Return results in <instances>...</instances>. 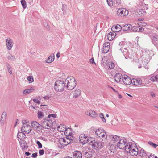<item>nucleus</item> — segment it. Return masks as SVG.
Returning <instances> with one entry per match:
<instances>
[{
  "label": "nucleus",
  "mask_w": 158,
  "mask_h": 158,
  "mask_svg": "<svg viewBox=\"0 0 158 158\" xmlns=\"http://www.w3.org/2000/svg\"><path fill=\"white\" fill-rule=\"evenodd\" d=\"M65 84H67L66 88L68 90H72L76 86L75 79L72 76L68 77L65 81Z\"/></svg>",
  "instance_id": "nucleus-1"
},
{
  "label": "nucleus",
  "mask_w": 158,
  "mask_h": 158,
  "mask_svg": "<svg viewBox=\"0 0 158 158\" xmlns=\"http://www.w3.org/2000/svg\"><path fill=\"white\" fill-rule=\"evenodd\" d=\"M65 86V84L63 81L58 80L55 82L54 88L56 91L61 92L64 90Z\"/></svg>",
  "instance_id": "nucleus-2"
},
{
  "label": "nucleus",
  "mask_w": 158,
  "mask_h": 158,
  "mask_svg": "<svg viewBox=\"0 0 158 158\" xmlns=\"http://www.w3.org/2000/svg\"><path fill=\"white\" fill-rule=\"evenodd\" d=\"M95 134L97 137L101 139L102 140L106 139L107 136L105 130L102 128H99L95 131Z\"/></svg>",
  "instance_id": "nucleus-3"
},
{
  "label": "nucleus",
  "mask_w": 158,
  "mask_h": 158,
  "mask_svg": "<svg viewBox=\"0 0 158 158\" xmlns=\"http://www.w3.org/2000/svg\"><path fill=\"white\" fill-rule=\"evenodd\" d=\"M92 143V148L96 150H98L99 149L103 147L104 146V143L102 142H100L98 141H94V142L91 141Z\"/></svg>",
  "instance_id": "nucleus-4"
},
{
  "label": "nucleus",
  "mask_w": 158,
  "mask_h": 158,
  "mask_svg": "<svg viewBox=\"0 0 158 158\" xmlns=\"http://www.w3.org/2000/svg\"><path fill=\"white\" fill-rule=\"evenodd\" d=\"M82 153L83 155L87 158H90L92 156V150L88 147L84 148Z\"/></svg>",
  "instance_id": "nucleus-5"
},
{
  "label": "nucleus",
  "mask_w": 158,
  "mask_h": 158,
  "mask_svg": "<svg viewBox=\"0 0 158 158\" xmlns=\"http://www.w3.org/2000/svg\"><path fill=\"white\" fill-rule=\"evenodd\" d=\"M110 144H113L115 146H116L118 143L121 139V137L120 136H118L117 135H111L110 136Z\"/></svg>",
  "instance_id": "nucleus-6"
},
{
  "label": "nucleus",
  "mask_w": 158,
  "mask_h": 158,
  "mask_svg": "<svg viewBox=\"0 0 158 158\" xmlns=\"http://www.w3.org/2000/svg\"><path fill=\"white\" fill-rule=\"evenodd\" d=\"M127 142V140L126 139L121 137L116 145L117 148L118 147L120 149H124V147H125V145Z\"/></svg>",
  "instance_id": "nucleus-7"
},
{
  "label": "nucleus",
  "mask_w": 158,
  "mask_h": 158,
  "mask_svg": "<svg viewBox=\"0 0 158 158\" xmlns=\"http://www.w3.org/2000/svg\"><path fill=\"white\" fill-rule=\"evenodd\" d=\"M31 130V127L29 125L23 124L21 127V131L26 134L30 133Z\"/></svg>",
  "instance_id": "nucleus-8"
},
{
  "label": "nucleus",
  "mask_w": 158,
  "mask_h": 158,
  "mask_svg": "<svg viewBox=\"0 0 158 158\" xmlns=\"http://www.w3.org/2000/svg\"><path fill=\"white\" fill-rule=\"evenodd\" d=\"M117 12L118 15H121V16L123 17L127 15L129 11L126 8H121L118 10Z\"/></svg>",
  "instance_id": "nucleus-9"
},
{
  "label": "nucleus",
  "mask_w": 158,
  "mask_h": 158,
  "mask_svg": "<svg viewBox=\"0 0 158 158\" xmlns=\"http://www.w3.org/2000/svg\"><path fill=\"white\" fill-rule=\"evenodd\" d=\"M128 153L131 156H135L139 154V149L136 146H135L134 147L132 146Z\"/></svg>",
  "instance_id": "nucleus-10"
},
{
  "label": "nucleus",
  "mask_w": 158,
  "mask_h": 158,
  "mask_svg": "<svg viewBox=\"0 0 158 158\" xmlns=\"http://www.w3.org/2000/svg\"><path fill=\"white\" fill-rule=\"evenodd\" d=\"M122 81L125 85H129L131 84V79L127 75H123L122 76Z\"/></svg>",
  "instance_id": "nucleus-11"
},
{
  "label": "nucleus",
  "mask_w": 158,
  "mask_h": 158,
  "mask_svg": "<svg viewBox=\"0 0 158 158\" xmlns=\"http://www.w3.org/2000/svg\"><path fill=\"white\" fill-rule=\"evenodd\" d=\"M32 127L35 130H39L42 129L41 126L36 121H33L31 123Z\"/></svg>",
  "instance_id": "nucleus-12"
},
{
  "label": "nucleus",
  "mask_w": 158,
  "mask_h": 158,
  "mask_svg": "<svg viewBox=\"0 0 158 158\" xmlns=\"http://www.w3.org/2000/svg\"><path fill=\"white\" fill-rule=\"evenodd\" d=\"M89 140L88 137L85 136V135L82 136H79V141L80 143L83 144L87 143L88 142Z\"/></svg>",
  "instance_id": "nucleus-13"
},
{
  "label": "nucleus",
  "mask_w": 158,
  "mask_h": 158,
  "mask_svg": "<svg viewBox=\"0 0 158 158\" xmlns=\"http://www.w3.org/2000/svg\"><path fill=\"white\" fill-rule=\"evenodd\" d=\"M85 114L86 115L94 118H95L98 116V114L95 111L92 110L86 111L85 112Z\"/></svg>",
  "instance_id": "nucleus-14"
},
{
  "label": "nucleus",
  "mask_w": 158,
  "mask_h": 158,
  "mask_svg": "<svg viewBox=\"0 0 158 158\" xmlns=\"http://www.w3.org/2000/svg\"><path fill=\"white\" fill-rule=\"evenodd\" d=\"M6 46L7 49L10 50L13 46V41L10 39L7 38L6 41Z\"/></svg>",
  "instance_id": "nucleus-15"
},
{
  "label": "nucleus",
  "mask_w": 158,
  "mask_h": 158,
  "mask_svg": "<svg viewBox=\"0 0 158 158\" xmlns=\"http://www.w3.org/2000/svg\"><path fill=\"white\" fill-rule=\"evenodd\" d=\"M74 158H82V154L79 151H75L73 153Z\"/></svg>",
  "instance_id": "nucleus-16"
},
{
  "label": "nucleus",
  "mask_w": 158,
  "mask_h": 158,
  "mask_svg": "<svg viewBox=\"0 0 158 158\" xmlns=\"http://www.w3.org/2000/svg\"><path fill=\"white\" fill-rule=\"evenodd\" d=\"M132 147L131 144H130L129 142L127 143V142L125 145V147H124V149L126 152L128 153L129 151H130V150L131 149Z\"/></svg>",
  "instance_id": "nucleus-17"
},
{
  "label": "nucleus",
  "mask_w": 158,
  "mask_h": 158,
  "mask_svg": "<svg viewBox=\"0 0 158 158\" xmlns=\"http://www.w3.org/2000/svg\"><path fill=\"white\" fill-rule=\"evenodd\" d=\"M122 75L121 73H117L114 77V79L115 81L117 83H118L121 81L122 80Z\"/></svg>",
  "instance_id": "nucleus-18"
},
{
  "label": "nucleus",
  "mask_w": 158,
  "mask_h": 158,
  "mask_svg": "<svg viewBox=\"0 0 158 158\" xmlns=\"http://www.w3.org/2000/svg\"><path fill=\"white\" fill-rule=\"evenodd\" d=\"M139 155L141 158H146L147 156V152L143 149L139 150Z\"/></svg>",
  "instance_id": "nucleus-19"
},
{
  "label": "nucleus",
  "mask_w": 158,
  "mask_h": 158,
  "mask_svg": "<svg viewBox=\"0 0 158 158\" xmlns=\"http://www.w3.org/2000/svg\"><path fill=\"white\" fill-rule=\"evenodd\" d=\"M122 29V26L121 25L117 24L116 26H113L112 28V30H113V31H114L115 32H119L120 31H121V29Z\"/></svg>",
  "instance_id": "nucleus-20"
},
{
  "label": "nucleus",
  "mask_w": 158,
  "mask_h": 158,
  "mask_svg": "<svg viewBox=\"0 0 158 158\" xmlns=\"http://www.w3.org/2000/svg\"><path fill=\"white\" fill-rule=\"evenodd\" d=\"M116 35L115 32H113L109 33L107 35L108 40L109 41L113 40L116 36Z\"/></svg>",
  "instance_id": "nucleus-21"
},
{
  "label": "nucleus",
  "mask_w": 158,
  "mask_h": 158,
  "mask_svg": "<svg viewBox=\"0 0 158 158\" xmlns=\"http://www.w3.org/2000/svg\"><path fill=\"white\" fill-rule=\"evenodd\" d=\"M132 26L130 24H127L125 25H122V29L123 31H129L131 32V29Z\"/></svg>",
  "instance_id": "nucleus-22"
},
{
  "label": "nucleus",
  "mask_w": 158,
  "mask_h": 158,
  "mask_svg": "<svg viewBox=\"0 0 158 158\" xmlns=\"http://www.w3.org/2000/svg\"><path fill=\"white\" fill-rule=\"evenodd\" d=\"M47 118V126L48 127L46 128V129H48L51 128L52 126V120L50 118H48L47 117L46 118Z\"/></svg>",
  "instance_id": "nucleus-23"
},
{
  "label": "nucleus",
  "mask_w": 158,
  "mask_h": 158,
  "mask_svg": "<svg viewBox=\"0 0 158 158\" xmlns=\"http://www.w3.org/2000/svg\"><path fill=\"white\" fill-rule=\"evenodd\" d=\"M145 84L142 81L141 79H137V82L136 86L138 87H141L145 86Z\"/></svg>",
  "instance_id": "nucleus-24"
},
{
  "label": "nucleus",
  "mask_w": 158,
  "mask_h": 158,
  "mask_svg": "<svg viewBox=\"0 0 158 158\" xmlns=\"http://www.w3.org/2000/svg\"><path fill=\"white\" fill-rule=\"evenodd\" d=\"M54 59V55L52 54L46 60V63H50L52 62Z\"/></svg>",
  "instance_id": "nucleus-25"
},
{
  "label": "nucleus",
  "mask_w": 158,
  "mask_h": 158,
  "mask_svg": "<svg viewBox=\"0 0 158 158\" xmlns=\"http://www.w3.org/2000/svg\"><path fill=\"white\" fill-rule=\"evenodd\" d=\"M25 134L22 131L18 132L17 135L18 138L20 139H25L26 138Z\"/></svg>",
  "instance_id": "nucleus-26"
},
{
  "label": "nucleus",
  "mask_w": 158,
  "mask_h": 158,
  "mask_svg": "<svg viewBox=\"0 0 158 158\" xmlns=\"http://www.w3.org/2000/svg\"><path fill=\"white\" fill-rule=\"evenodd\" d=\"M66 127V126L64 124L60 125L58 126L57 128L58 129H60V131H65L67 130Z\"/></svg>",
  "instance_id": "nucleus-27"
},
{
  "label": "nucleus",
  "mask_w": 158,
  "mask_h": 158,
  "mask_svg": "<svg viewBox=\"0 0 158 158\" xmlns=\"http://www.w3.org/2000/svg\"><path fill=\"white\" fill-rule=\"evenodd\" d=\"M47 118H44L41 121V124H42L41 128H46V126H47Z\"/></svg>",
  "instance_id": "nucleus-28"
},
{
  "label": "nucleus",
  "mask_w": 158,
  "mask_h": 158,
  "mask_svg": "<svg viewBox=\"0 0 158 158\" xmlns=\"http://www.w3.org/2000/svg\"><path fill=\"white\" fill-rule=\"evenodd\" d=\"M109 146H110L109 148V150L110 151V152H113V150L116 149V148H117L116 146H115L113 144H110V143H109Z\"/></svg>",
  "instance_id": "nucleus-29"
},
{
  "label": "nucleus",
  "mask_w": 158,
  "mask_h": 158,
  "mask_svg": "<svg viewBox=\"0 0 158 158\" xmlns=\"http://www.w3.org/2000/svg\"><path fill=\"white\" fill-rule=\"evenodd\" d=\"M6 117V112H4L1 116V122L2 123H3L4 121H5Z\"/></svg>",
  "instance_id": "nucleus-30"
},
{
  "label": "nucleus",
  "mask_w": 158,
  "mask_h": 158,
  "mask_svg": "<svg viewBox=\"0 0 158 158\" xmlns=\"http://www.w3.org/2000/svg\"><path fill=\"white\" fill-rule=\"evenodd\" d=\"M108 69H112L114 67V65L112 62H110L107 63L106 64Z\"/></svg>",
  "instance_id": "nucleus-31"
},
{
  "label": "nucleus",
  "mask_w": 158,
  "mask_h": 158,
  "mask_svg": "<svg viewBox=\"0 0 158 158\" xmlns=\"http://www.w3.org/2000/svg\"><path fill=\"white\" fill-rule=\"evenodd\" d=\"M137 13L139 15H141V16L144 15L146 13L145 10L144 9H141L138 10Z\"/></svg>",
  "instance_id": "nucleus-32"
},
{
  "label": "nucleus",
  "mask_w": 158,
  "mask_h": 158,
  "mask_svg": "<svg viewBox=\"0 0 158 158\" xmlns=\"http://www.w3.org/2000/svg\"><path fill=\"white\" fill-rule=\"evenodd\" d=\"M31 88H31V89H27L23 90V94L25 96L27 95V94L31 93L32 92Z\"/></svg>",
  "instance_id": "nucleus-33"
},
{
  "label": "nucleus",
  "mask_w": 158,
  "mask_h": 158,
  "mask_svg": "<svg viewBox=\"0 0 158 158\" xmlns=\"http://www.w3.org/2000/svg\"><path fill=\"white\" fill-rule=\"evenodd\" d=\"M139 26H132L131 30V32L135 31V32H138V28Z\"/></svg>",
  "instance_id": "nucleus-34"
},
{
  "label": "nucleus",
  "mask_w": 158,
  "mask_h": 158,
  "mask_svg": "<svg viewBox=\"0 0 158 158\" xmlns=\"http://www.w3.org/2000/svg\"><path fill=\"white\" fill-rule=\"evenodd\" d=\"M107 58L106 56H104L103 57L101 60V64L102 65H104L105 64H106V62H107Z\"/></svg>",
  "instance_id": "nucleus-35"
},
{
  "label": "nucleus",
  "mask_w": 158,
  "mask_h": 158,
  "mask_svg": "<svg viewBox=\"0 0 158 158\" xmlns=\"http://www.w3.org/2000/svg\"><path fill=\"white\" fill-rule=\"evenodd\" d=\"M67 142L66 140L64 138H61L59 140V142L61 145H65Z\"/></svg>",
  "instance_id": "nucleus-36"
},
{
  "label": "nucleus",
  "mask_w": 158,
  "mask_h": 158,
  "mask_svg": "<svg viewBox=\"0 0 158 158\" xmlns=\"http://www.w3.org/2000/svg\"><path fill=\"white\" fill-rule=\"evenodd\" d=\"M38 117L39 119H41L44 117L43 112L40 111H39L38 112Z\"/></svg>",
  "instance_id": "nucleus-37"
},
{
  "label": "nucleus",
  "mask_w": 158,
  "mask_h": 158,
  "mask_svg": "<svg viewBox=\"0 0 158 158\" xmlns=\"http://www.w3.org/2000/svg\"><path fill=\"white\" fill-rule=\"evenodd\" d=\"M23 144L22 147L21 148H22V150L23 151L25 150L26 148V149L28 148V147L27 146V144L25 141L24 140L23 141Z\"/></svg>",
  "instance_id": "nucleus-38"
},
{
  "label": "nucleus",
  "mask_w": 158,
  "mask_h": 158,
  "mask_svg": "<svg viewBox=\"0 0 158 158\" xmlns=\"http://www.w3.org/2000/svg\"><path fill=\"white\" fill-rule=\"evenodd\" d=\"M41 98L40 97L36 98L33 99V101L35 103H36L38 104H40V100Z\"/></svg>",
  "instance_id": "nucleus-39"
},
{
  "label": "nucleus",
  "mask_w": 158,
  "mask_h": 158,
  "mask_svg": "<svg viewBox=\"0 0 158 158\" xmlns=\"http://www.w3.org/2000/svg\"><path fill=\"white\" fill-rule=\"evenodd\" d=\"M109 50V48L103 46V48L102 49V53H106L108 52Z\"/></svg>",
  "instance_id": "nucleus-40"
},
{
  "label": "nucleus",
  "mask_w": 158,
  "mask_h": 158,
  "mask_svg": "<svg viewBox=\"0 0 158 158\" xmlns=\"http://www.w3.org/2000/svg\"><path fill=\"white\" fill-rule=\"evenodd\" d=\"M21 3L23 8L24 9L26 8L27 7V4L25 1V0H22L21 1Z\"/></svg>",
  "instance_id": "nucleus-41"
},
{
  "label": "nucleus",
  "mask_w": 158,
  "mask_h": 158,
  "mask_svg": "<svg viewBox=\"0 0 158 158\" xmlns=\"http://www.w3.org/2000/svg\"><path fill=\"white\" fill-rule=\"evenodd\" d=\"M7 58L8 60H15V56L14 55H12L11 54H9L7 56Z\"/></svg>",
  "instance_id": "nucleus-42"
},
{
  "label": "nucleus",
  "mask_w": 158,
  "mask_h": 158,
  "mask_svg": "<svg viewBox=\"0 0 158 158\" xmlns=\"http://www.w3.org/2000/svg\"><path fill=\"white\" fill-rule=\"evenodd\" d=\"M27 79L29 81L30 83H32L34 81L33 77L31 76H29L27 77Z\"/></svg>",
  "instance_id": "nucleus-43"
},
{
  "label": "nucleus",
  "mask_w": 158,
  "mask_h": 158,
  "mask_svg": "<svg viewBox=\"0 0 158 158\" xmlns=\"http://www.w3.org/2000/svg\"><path fill=\"white\" fill-rule=\"evenodd\" d=\"M148 144L153 147L154 148H156V147L158 146V145L155 144L151 141H149L148 142Z\"/></svg>",
  "instance_id": "nucleus-44"
},
{
  "label": "nucleus",
  "mask_w": 158,
  "mask_h": 158,
  "mask_svg": "<svg viewBox=\"0 0 158 158\" xmlns=\"http://www.w3.org/2000/svg\"><path fill=\"white\" fill-rule=\"evenodd\" d=\"M137 82V79H133L131 80V83L136 86Z\"/></svg>",
  "instance_id": "nucleus-45"
},
{
  "label": "nucleus",
  "mask_w": 158,
  "mask_h": 158,
  "mask_svg": "<svg viewBox=\"0 0 158 158\" xmlns=\"http://www.w3.org/2000/svg\"><path fill=\"white\" fill-rule=\"evenodd\" d=\"M81 93L80 90L79 89L76 90L75 92V95H74L75 97H77L79 95H80Z\"/></svg>",
  "instance_id": "nucleus-46"
},
{
  "label": "nucleus",
  "mask_w": 158,
  "mask_h": 158,
  "mask_svg": "<svg viewBox=\"0 0 158 158\" xmlns=\"http://www.w3.org/2000/svg\"><path fill=\"white\" fill-rule=\"evenodd\" d=\"M147 23L143 22H139L138 23V26H142V27H145L147 25Z\"/></svg>",
  "instance_id": "nucleus-47"
},
{
  "label": "nucleus",
  "mask_w": 158,
  "mask_h": 158,
  "mask_svg": "<svg viewBox=\"0 0 158 158\" xmlns=\"http://www.w3.org/2000/svg\"><path fill=\"white\" fill-rule=\"evenodd\" d=\"M7 67L8 72L10 75H12V70L10 69L11 68L10 66V65L8 64L7 65Z\"/></svg>",
  "instance_id": "nucleus-48"
},
{
  "label": "nucleus",
  "mask_w": 158,
  "mask_h": 158,
  "mask_svg": "<svg viewBox=\"0 0 158 158\" xmlns=\"http://www.w3.org/2000/svg\"><path fill=\"white\" fill-rule=\"evenodd\" d=\"M99 117L102 119V120L104 122H106V119L104 116V114L103 113H101L99 114Z\"/></svg>",
  "instance_id": "nucleus-49"
},
{
  "label": "nucleus",
  "mask_w": 158,
  "mask_h": 158,
  "mask_svg": "<svg viewBox=\"0 0 158 158\" xmlns=\"http://www.w3.org/2000/svg\"><path fill=\"white\" fill-rule=\"evenodd\" d=\"M107 2L110 6L111 7L113 6V3L112 0H107Z\"/></svg>",
  "instance_id": "nucleus-50"
},
{
  "label": "nucleus",
  "mask_w": 158,
  "mask_h": 158,
  "mask_svg": "<svg viewBox=\"0 0 158 158\" xmlns=\"http://www.w3.org/2000/svg\"><path fill=\"white\" fill-rule=\"evenodd\" d=\"M110 44L109 42H105L103 44V46L104 47H107L108 48H110Z\"/></svg>",
  "instance_id": "nucleus-51"
},
{
  "label": "nucleus",
  "mask_w": 158,
  "mask_h": 158,
  "mask_svg": "<svg viewBox=\"0 0 158 158\" xmlns=\"http://www.w3.org/2000/svg\"><path fill=\"white\" fill-rule=\"evenodd\" d=\"M52 117L54 118H56V114H49L48 117V118H50V117Z\"/></svg>",
  "instance_id": "nucleus-52"
},
{
  "label": "nucleus",
  "mask_w": 158,
  "mask_h": 158,
  "mask_svg": "<svg viewBox=\"0 0 158 158\" xmlns=\"http://www.w3.org/2000/svg\"><path fill=\"white\" fill-rule=\"evenodd\" d=\"M36 143L38 146V148H42V145L40 141H37L36 142Z\"/></svg>",
  "instance_id": "nucleus-53"
},
{
  "label": "nucleus",
  "mask_w": 158,
  "mask_h": 158,
  "mask_svg": "<svg viewBox=\"0 0 158 158\" xmlns=\"http://www.w3.org/2000/svg\"><path fill=\"white\" fill-rule=\"evenodd\" d=\"M156 76H154L151 77V78L150 79V80L152 81H156Z\"/></svg>",
  "instance_id": "nucleus-54"
},
{
  "label": "nucleus",
  "mask_w": 158,
  "mask_h": 158,
  "mask_svg": "<svg viewBox=\"0 0 158 158\" xmlns=\"http://www.w3.org/2000/svg\"><path fill=\"white\" fill-rule=\"evenodd\" d=\"M66 143L65 144V146H67L68 144L71 143H73V140L72 139H70L69 140H67Z\"/></svg>",
  "instance_id": "nucleus-55"
},
{
  "label": "nucleus",
  "mask_w": 158,
  "mask_h": 158,
  "mask_svg": "<svg viewBox=\"0 0 158 158\" xmlns=\"http://www.w3.org/2000/svg\"><path fill=\"white\" fill-rule=\"evenodd\" d=\"M116 2V6H118L121 4V0H115Z\"/></svg>",
  "instance_id": "nucleus-56"
},
{
  "label": "nucleus",
  "mask_w": 158,
  "mask_h": 158,
  "mask_svg": "<svg viewBox=\"0 0 158 158\" xmlns=\"http://www.w3.org/2000/svg\"><path fill=\"white\" fill-rule=\"evenodd\" d=\"M44 150L43 149L40 150L39 151V153L40 155H43L44 153Z\"/></svg>",
  "instance_id": "nucleus-57"
},
{
  "label": "nucleus",
  "mask_w": 158,
  "mask_h": 158,
  "mask_svg": "<svg viewBox=\"0 0 158 158\" xmlns=\"http://www.w3.org/2000/svg\"><path fill=\"white\" fill-rule=\"evenodd\" d=\"M158 37L157 36L155 35L153 36L152 37V40L153 41H156L157 40Z\"/></svg>",
  "instance_id": "nucleus-58"
},
{
  "label": "nucleus",
  "mask_w": 158,
  "mask_h": 158,
  "mask_svg": "<svg viewBox=\"0 0 158 158\" xmlns=\"http://www.w3.org/2000/svg\"><path fill=\"white\" fill-rule=\"evenodd\" d=\"M37 152L33 153L31 155V157L33 158H36L37 156Z\"/></svg>",
  "instance_id": "nucleus-59"
},
{
  "label": "nucleus",
  "mask_w": 158,
  "mask_h": 158,
  "mask_svg": "<svg viewBox=\"0 0 158 158\" xmlns=\"http://www.w3.org/2000/svg\"><path fill=\"white\" fill-rule=\"evenodd\" d=\"M90 63H91L92 64H95L94 61V60L93 58H91L90 60Z\"/></svg>",
  "instance_id": "nucleus-60"
},
{
  "label": "nucleus",
  "mask_w": 158,
  "mask_h": 158,
  "mask_svg": "<svg viewBox=\"0 0 158 158\" xmlns=\"http://www.w3.org/2000/svg\"><path fill=\"white\" fill-rule=\"evenodd\" d=\"M144 30V29L142 27H139L138 32H142Z\"/></svg>",
  "instance_id": "nucleus-61"
},
{
  "label": "nucleus",
  "mask_w": 158,
  "mask_h": 158,
  "mask_svg": "<svg viewBox=\"0 0 158 158\" xmlns=\"http://www.w3.org/2000/svg\"><path fill=\"white\" fill-rule=\"evenodd\" d=\"M119 50L121 51L122 53L123 54V55H125V53L126 52H127V51L126 52V51H124L123 50V51H122V48H120Z\"/></svg>",
  "instance_id": "nucleus-62"
},
{
  "label": "nucleus",
  "mask_w": 158,
  "mask_h": 158,
  "mask_svg": "<svg viewBox=\"0 0 158 158\" xmlns=\"http://www.w3.org/2000/svg\"><path fill=\"white\" fill-rule=\"evenodd\" d=\"M40 139L42 140L43 141H45L46 142L47 141V139L46 138L44 137H41L40 138Z\"/></svg>",
  "instance_id": "nucleus-63"
},
{
  "label": "nucleus",
  "mask_w": 158,
  "mask_h": 158,
  "mask_svg": "<svg viewBox=\"0 0 158 158\" xmlns=\"http://www.w3.org/2000/svg\"><path fill=\"white\" fill-rule=\"evenodd\" d=\"M154 155L150 154L148 157V158H154Z\"/></svg>",
  "instance_id": "nucleus-64"
}]
</instances>
